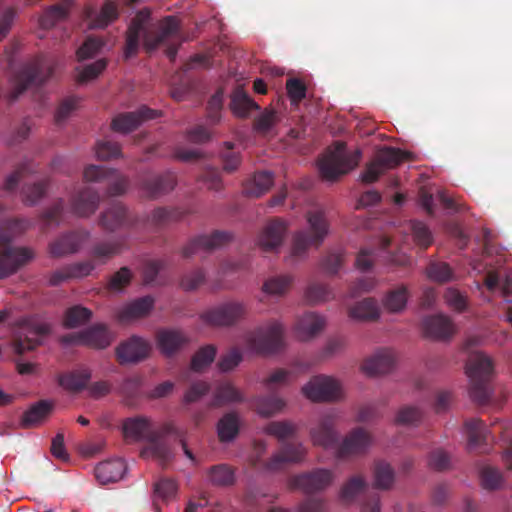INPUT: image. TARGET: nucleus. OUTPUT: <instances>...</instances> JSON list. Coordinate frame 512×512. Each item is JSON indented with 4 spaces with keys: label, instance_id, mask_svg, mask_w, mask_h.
Returning a JSON list of instances; mask_svg holds the SVG:
<instances>
[{
    "label": "nucleus",
    "instance_id": "nucleus-1",
    "mask_svg": "<svg viewBox=\"0 0 512 512\" xmlns=\"http://www.w3.org/2000/svg\"><path fill=\"white\" fill-rule=\"evenodd\" d=\"M335 421V412H328L320 417L317 425L310 430L313 444L326 449L337 448L336 456L339 459L364 453L371 443L369 433L363 428H356L337 446L339 435L335 430Z\"/></svg>",
    "mask_w": 512,
    "mask_h": 512
},
{
    "label": "nucleus",
    "instance_id": "nucleus-53",
    "mask_svg": "<svg viewBox=\"0 0 512 512\" xmlns=\"http://www.w3.org/2000/svg\"><path fill=\"white\" fill-rule=\"evenodd\" d=\"M216 352L217 350L214 345L201 347L192 357L191 369L195 372L204 370L214 361Z\"/></svg>",
    "mask_w": 512,
    "mask_h": 512
},
{
    "label": "nucleus",
    "instance_id": "nucleus-41",
    "mask_svg": "<svg viewBox=\"0 0 512 512\" xmlns=\"http://www.w3.org/2000/svg\"><path fill=\"white\" fill-rule=\"evenodd\" d=\"M91 376L90 369L82 368L74 372L61 375L59 377V384L69 391L78 392L87 387Z\"/></svg>",
    "mask_w": 512,
    "mask_h": 512
},
{
    "label": "nucleus",
    "instance_id": "nucleus-58",
    "mask_svg": "<svg viewBox=\"0 0 512 512\" xmlns=\"http://www.w3.org/2000/svg\"><path fill=\"white\" fill-rule=\"evenodd\" d=\"M332 296V292L330 288L321 283H312L310 284L306 291L305 297L306 300L311 304H317L323 301H327Z\"/></svg>",
    "mask_w": 512,
    "mask_h": 512
},
{
    "label": "nucleus",
    "instance_id": "nucleus-17",
    "mask_svg": "<svg viewBox=\"0 0 512 512\" xmlns=\"http://www.w3.org/2000/svg\"><path fill=\"white\" fill-rule=\"evenodd\" d=\"M150 351L151 345L148 341L132 336L117 346L116 359L121 365L139 363L149 356Z\"/></svg>",
    "mask_w": 512,
    "mask_h": 512
},
{
    "label": "nucleus",
    "instance_id": "nucleus-9",
    "mask_svg": "<svg viewBox=\"0 0 512 512\" xmlns=\"http://www.w3.org/2000/svg\"><path fill=\"white\" fill-rule=\"evenodd\" d=\"M52 73V67L46 65L43 59L37 58L27 62L13 75L10 100H16L32 85H42L52 76Z\"/></svg>",
    "mask_w": 512,
    "mask_h": 512
},
{
    "label": "nucleus",
    "instance_id": "nucleus-42",
    "mask_svg": "<svg viewBox=\"0 0 512 512\" xmlns=\"http://www.w3.org/2000/svg\"><path fill=\"white\" fill-rule=\"evenodd\" d=\"M408 297V289L402 285L387 292L382 303L388 312L400 313L405 309Z\"/></svg>",
    "mask_w": 512,
    "mask_h": 512
},
{
    "label": "nucleus",
    "instance_id": "nucleus-28",
    "mask_svg": "<svg viewBox=\"0 0 512 512\" xmlns=\"http://www.w3.org/2000/svg\"><path fill=\"white\" fill-rule=\"evenodd\" d=\"M100 195L90 187L81 189L71 200L73 212L80 217L93 214L99 205Z\"/></svg>",
    "mask_w": 512,
    "mask_h": 512
},
{
    "label": "nucleus",
    "instance_id": "nucleus-27",
    "mask_svg": "<svg viewBox=\"0 0 512 512\" xmlns=\"http://www.w3.org/2000/svg\"><path fill=\"white\" fill-rule=\"evenodd\" d=\"M395 364V355L392 350L381 349L367 358L362 364L363 371L369 376L388 373Z\"/></svg>",
    "mask_w": 512,
    "mask_h": 512
},
{
    "label": "nucleus",
    "instance_id": "nucleus-18",
    "mask_svg": "<svg viewBox=\"0 0 512 512\" xmlns=\"http://www.w3.org/2000/svg\"><path fill=\"white\" fill-rule=\"evenodd\" d=\"M139 221L138 216L130 215L122 203L116 202L101 214L99 224L105 230L115 231L121 227H134Z\"/></svg>",
    "mask_w": 512,
    "mask_h": 512
},
{
    "label": "nucleus",
    "instance_id": "nucleus-55",
    "mask_svg": "<svg viewBox=\"0 0 512 512\" xmlns=\"http://www.w3.org/2000/svg\"><path fill=\"white\" fill-rule=\"evenodd\" d=\"M118 8L113 1H106L98 15L92 19L93 26L104 28L118 18Z\"/></svg>",
    "mask_w": 512,
    "mask_h": 512
},
{
    "label": "nucleus",
    "instance_id": "nucleus-37",
    "mask_svg": "<svg viewBox=\"0 0 512 512\" xmlns=\"http://www.w3.org/2000/svg\"><path fill=\"white\" fill-rule=\"evenodd\" d=\"M154 300L150 296L139 298L125 306L118 313L121 322H127L132 319L146 316L152 309Z\"/></svg>",
    "mask_w": 512,
    "mask_h": 512
},
{
    "label": "nucleus",
    "instance_id": "nucleus-47",
    "mask_svg": "<svg viewBox=\"0 0 512 512\" xmlns=\"http://www.w3.org/2000/svg\"><path fill=\"white\" fill-rule=\"evenodd\" d=\"M48 185L49 181L46 179L24 185L21 190L22 201L28 206L35 205L45 196Z\"/></svg>",
    "mask_w": 512,
    "mask_h": 512
},
{
    "label": "nucleus",
    "instance_id": "nucleus-19",
    "mask_svg": "<svg viewBox=\"0 0 512 512\" xmlns=\"http://www.w3.org/2000/svg\"><path fill=\"white\" fill-rule=\"evenodd\" d=\"M232 235L228 232L215 231L210 235L193 238L182 250L185 258H190L201 251L210 252L230 242Z\"/></svg>",
    "mask_w": 512,
    "mask_h": 512
},
{
    "label": "nucleus",
    "instance_id": "nucleus-4",
    "mask_svg": "<svg viewBox=\"0 0 512 512\" xmlns=\"http://www.w3.org/2000/svg\"><path fill=\"white\" fill-rule=\"evenodd\" d=\"M307 228L297 231L292 240V255L304 257L310 248H319L329 234L330 224L322 209L306 213Z\"/></svg>",
    "mask_w": 512,
    "mask_h": 512
},
{
    "label": "nucleus",
    "instance_id": "nucleus-6",
    "mask_svg": "<svg viewBox=\"0 0 512 512\" xmlns=\"http://www.w3.org/2000/svg\"><path fill=\"white\" fill-rule=\"evenodd\" d=\"M494 366L491 358L482 352L472 353L466 363V374L470 380V397L479 404L490 399V381Z\"/></svg>",
    "mask_w": 512,
    "mask_h": 512
},
{
    "label": "nucleus",
    "instance_id": "nucleus-31",
    "mask_svg": "<svg viewBox=\"0 0 512 512\" xmlns=\"http://www.w3.org/2000/svg\"><path fill=\"white\" fill-rule=\"evenodd\" d=\"M122 430L126 439L140 441L149 437L151 422L144 416L130 417L123 421Z\"/></svg>",
    "mask_w": 512,
    "mask_h": 512
},
{
    "label": "nucleus",
    "instance_id": "nucleus-62",
    "mask_svg": "<svg viewBox=\"0 0 512 512\" xmlns=\"http://www.w3.org/2000/svg\"><path fill=\"white\" fill-rule=\"evenodd\" d=\"M96 157L99 160H110L122 156L121 147L112 141H99L95 146Z\"/></svg>",
    "mask_w": 512,
    "mask_h": 512
},
{
    "label": "nucleus",
    "instance_id": "nucleus-21",
    "mask_svg": "<svg viewBox=\"0 0 512 512\" xmlns=\"http://www.w3.org/2000/svg\"><path fill=\"white\" fill-rule=\"evenodd\" d=\"M305 455L306 449L301 443L286 442L283 443L279 451L265 463V468L269 471H279L286 464L303 461Z\"/></svg>",
    "mask_w": 512,
    "mask_h": 512
},
{
    "label": "nucleus",
    "instance_id": "nucleus-26",
    "mask_svg": "<svg viewBox=\"0 0 512 512\" xmlns=\"http://www.w3.org/2000/svg\"><path fill=\"white\" fill-rule=\"evenodd\" d=\"M156 342L165 356H172L189 343V337L177 329H162L157 332Z\"/></svg>",
    "mask_w": 512,
    "mask_h": 512
},
{
    "label": "nucleus",
    "instance_id": "nucleus-52",
    "mask_svg": "<svg viewBox=\"0 0 512 512\" xmlns=\"http://www.w3.org/2000/svg\"><path fill=\"white\" fill-rule=\"evenodd\" d=\"M92 317V311L88 308L76 305L65 312L64 326L67 328H76L88 322Z\"/></svg>",
    "mask_w": 512,
    "mask_h": 512
},
{
    "label": "nucleus",
    "instance_id": "nucleus-54",
    "mask_svg": "<svg viewBox=\"0 0 512 512\" xmlns=\"http://www.w3.org/2000/svg\"><path fill=\"white\" fill-rule=\"evenodd\" d=\"M426 271L428 278L438 283H445L454 279L451 267L445 262H430Z\"/></svg>",
    "mask_w": 512,
    "mask_h": 512
},
{
    "label": "nucleus",
    "instance_id": "nucleus-22",
    "mask_svg": "<svg viewBox=\"0 0 512 512\" xmlns=\"http://www.w3.org/2000/svg\"><path fill=\"white\" fill-rule=\"evenodd\" d=\"M157 116L158 112L156 110L143 106L137 111L115 116L111 122V129L119 133H128L138 128L143 121L154 119Z\"/></svg>",
    "mask_w": 512,
    "mask_h": 512
},
{
    "label": "nucleus",
    "instance_id": "nucleus-59",
    "mask_svg": "<svg viewBox=\"0 0 512 512\" xmlns=\"http://www.w3.org/2000/svg\"><path fill=\"white\" fill-rule=\"evenodd\" d=\"M344 264V253L342 251H330L321 260V267L328 275H336Z\"/></svg>",
    "mask_w": 512,
    "mask_h": 512
},
{
    "label": "nucleus",
    "instance_id": "nucleus-15",
    "mask_svg": "<svg viewBox=\"0 0 512 512\" xmlns=\"http://www.w3.org/2000/svg\"><path fill=\"white\" fill-rule=\"evenodd\" d=\"M65 344H84L97 349H104L110 345L112 336L103 324L93 325L83 331L67 334L61 338Z\"/></svg>",
    "mask_w": 512,
    "mask_h": 512
},
{
    "label": "nucleus",
    "instance_id": "nucleus-3",
    "mask_svg": "<svg viewBox=\"0 0 512 512\" xmlns=\"http://www.w3.org/2000/svg\"><path fill=\"white\" fill-rule=\"evenodd\" d=\"M30 227L26 219H7L0 224V278H6L34 258L27 247H15L13 240Z\"/></svg>",
    "mask_w": 512,
    "mask_h": 512
},
{
    "label": "nucleus",
    "instance_id": "nucleus-2",
    "mask_svg": "<svg viewBox=\"0 0 512 512\" xmlns=\"http://www.w3.org/2000/svg\"><path fill=\"white\" fill-rule=\"evenodd\" d=\"M149 17L150 10L145 8L139 11L131 21L126 32V45L124 50L126 59L137 54L140 38L143 39L145 48L148 51H152L167 40L178 36L179 23L174 16L165 17L156 32H151L146 29V23Z\"/></svg>",
    "mask_w": 512,
    "mask_h": 512
},
{
    "label": "nucleus",
    "instance_id": "nucleus-61",
    "mask_svg": "<svg viewBox=\"0 0 512 512\" xmlns=\"http://www.w3.org/2000/svg\"><path fill=\"white\" fill-rule=\"evenodd\" d=\"M279 121L278 113L273 109L264 110L258 118L254 120V130L265 134Z\"/></svg>",
    "mask_w": 512,
    "mask_h": 512
},
{
    "label": "nucleus",
    "instance_id": "nucleus-46",
    "mask_svg": "<svg viewBox=\"0 0 512 512\" xmlns=\"http://www.w3.org/2000/svg\"><path fill=\"white\" fill-rule=\"evenodd\" d=\"M149 445L141 452L144 457L147 453L157 459L162 465L167 464L172 459V450L169 445L157 437H149Z\"/></svg>",
    "mask_w": 512,
    "mask_h": 512
},
{
    "label": "nucleus",
    "instance_id": "nucleus-30",
    "mask_svg": "<svg viewBox=\"0 0 512 512\" xmlns=\"http://www.w3.org/2000/svg\"><path fill=\"white\" fill-rule=\"evenodd\" d=\"M123 459H113L99 463L95 467V477L101 484L117 482L122 479L126 471Z\"/></svg>",
    "mask_w": 512,
    "mask_h": 512
},
{
    "label": "nucleus",
    "instance_id": "nucleus-63",
    "mask_svg": "<svg viewBox=\"0 0 512 512\" xmlns=\"http://www.w3.org/2000/svg\"><path fill=\"white\" fill-rule=\"evenodd\" d=\"M286 91L291 103L297 105L306 97L307 88L302 80L290 78L286 82Z\"/></svg>",
    "mask_w": 512,
    "mask_h": 512
},
{
    "label": "nucleus",
    "instance_id": "nucleus-57",
    "mask_svg": "<svg viewBox=\"0 0 512 512\" xmlns=\"http://www.w3.org/2000/svg\"><path fill=\"white\" fill-rule=\"evenodd\" d=\"M176 219L177 216L174 210L159 207L153 210L151 216L147 218L146 223L147 225L158 229Z\"/></svg>",
    "mask_w": 512,
    "mask_h": 512
},
{
    "label": "nucleus",
    "instance_id": "nucleus-38",
    "mask_svg": "<svg viewBox=\"0 0 512 512\" xmlns=\"http://www.w3.org/2000/svg\"><path fill=\"white\" fill-rule=\"evenodd\" d=\"M72 6L73 0H63L61 3L48 7L40 18L41 27L49 29L57 22L66 19Z\"/></svg>",
    "mask_w": 512,
    "mask_h": 512
},
{
    "label": "nucleus",
    "instance_id": "nucleus-60",
    "mask_svg": "<svg viewBox=\"0 0 512 512\" xmlns=\"http://www.w3.org/2000/svg\"><path fill=\"white\" fill-rule=\"evenodd\" d=\"M223 170L227 173L236 171L241 164V156L239 152L233 150V143L226 142L225 150L221 153Z\"/></svg>",
    "mask_w": 512,
    "mask_h": 512
},
{
    "label": "nucleus",
    "instance_id": "nucleus-11",
    "mask_svg": "<svg viewBox=\"0 0 512 512\" xmlns=\"http://www.w3.org/2000/svg\"><path fill=\"white\" fill-rule=\"evenodd\" d=\"M247 314V306L241 301L223 302L201 315V319L216 327H229L243 320Z\"/></svg>",
    "mask_w": 512,
    "mask_h": 512
},
{
    "label": "nucleus",
    "instance_id": "nucleus-5",
    "mask_svg": "<svg viewBox=\"0 0 512 512\" xmlns=\"http://www.w3.org/2000/svg\"><path fill=\"white\" fill-rule=\"evenodd\" d=\"M361 158L360 150L348 152L344 142L337 141L318 160V169L323 180L334 182L353 170Z\"/></svg>",
    "mask_w": 512,
    "mask_h": 512
},
{
    "label": "nucleus",
    "instance_id": "nucleus-49",
    "mask_svg": "<svg viewBox=\"0 0 512 512\" xmlns=\"http://www.w3.org/2000/svg\"><path fill=\"white\" fill-rule=\"evenodd\" d=\"M284 406V400L273 395L258 397L255 400V409L257 413L264 417H270L280 412Z\"/></svg>",
    "mask_w": 512,
    "mask_h": 512
},
{
    "label": "nucleus",
    "instance_id": "nucleus-23",
    "mask_svg": "<svg viewBox=\"0 0 512 512\" xmlns=\"http://www.w3.org/2000/svg\"><path fill=\"white\" fill-rule=\"evenodd\" d=\"M176 186V177L171 172L158 175H151L144 178L140 183V189L149 199H157Z\"/></svg>",
    "mask_w": 512,
    "mask_h": 512
},
{
    "label": "nucleus",
    "instance_id": "nucleus-44",
    "mask_svg": "<svg viewBox=\"0 0 512 512\" xmlns=\"http://www.w3.org/2000/svg\"><path fill=\"white\" fill-rule=\"evenodd\" d=\"M243 397L231 383L225 382L220 384L214 393L213 400L210 403L211 408L220 407L225 403L242 402Z\"/></svg>",
    "mask_w": 512,
    "mask_h": 512
},
{
    "label": "nucleus",
    "instance_id": "nucleus-12",
    "mask_svg": "<svg viewBox=\"0 0 512 512\" xmlns=\"http://www.w3.org/2000/svg\"><path fill=\"white\" fill-rule=\"evenodd\" d=\"M406 153L393 147H384L377 151L375 158L370 162L361 175L362 182L371 184L388 169L397 167L404 159Z\"/></svg>",
    "mask_w": 512,
    "mask_h": 512
},
{
    "label": "nucleus",
    "instance_id": "nucleus-40",
    "mask_svg": "<svg viewBox=\"0 0 512 512\" xmlns=\"http://www.w3.org/2000/svg\"><path fill=\"white\" fill-rule=\"evenodd\" d=\"M349 316L360 321H376L380 317V308L373 298H366L349 310Z\"/></svg>",
    "mask_w": 512,
    "mask_h": 512
},
{
    "label": "nucleus",
    "instance_id": "nucleus-20",
    "mask_svg": "<svg viewBox=\"0 0 512 512\" xmlns=\"http://www.w3.org/2000/svg\"><path fill=\"white\" fill-rule=\"evenodd\" d=\"M88 238L89 232L85 230L64 233L49 244V253L54 258L74 254Z\"/></svg>",
    "mask_w": 512,
    "mask_h": 512
},
{
    "label": "nucleus",
    "instance_id": "nucleus-13",
    "mask_svg": "<svg viewBox=\"0 0 512 512\" xmlns=\"http://www.w3.org/2000/svg\"><path fill=\"white\" fill-rule=\"evenodd\" d=\"M83 177L86 182L108 181L107 193L110 196L123 195L128 186L129 179L121 175L116 169L101 165H89L84 169Z\"/></svg>",
    "mask_w": 512,
    "mask_h": 512
},
{
    "label": "nucleus",
    "instance_id": "nucleus-10",
    "mask_svg": "<svg viewBox=\"0 0 512 512\" xmlns=\"http://www.w3.org/2000/svg\"><path fill=\"white\" fill-rule=\"evenodd\" d=\"M302 393L312 402H336L343 397L340 382L326 375L312 377L309 382L302 387Z\"/></svg>",
    "mask_w": 512,
    "mask_h": 512
},
{
    "label": "nucleus",
    "instance_id": "nucleus-32",
    "mask_svg": "<svg viewBox=\"0 0 512 512\" xmlns=\"http://www.w3.org/2000/svg\"><path fill=\"white\" fill-rule=\"evenodd\" d=\"M123 248V241L110 240L101 241L93 245L90 251L91 259L96 265H104L114 256L118 255Z\"/></svg>",
    "mask_w": 512,
    "mask_h": 512
},
{
    "label": "nucleus",
    "instance_id": "nucleus-14",
    "mask_svg": "<svg viewBox=\"0 0 512 512\" xmlns=\"http://www.w3.org/2000/svg\"><path fill=\"white\" fill-rule=\"evenodd\" d=\"M365 493V500L362 503V512H380V496L376 492L368 493L365 480L360 476L350 478L340 491V498L344 502H351L359 493Z\"/></svg>",
    "mask_w": 512,
    "mask_h": 512
},
{
    "label": "nucleus",
    "instance_id": "nucleus-24",
    "mask_svg": "<svg viewBox=\"0 0 512 512\" xmlns=\"http://www.w3.org/2000/svg\"><path fill=\"white\" fill-rule=\"evenodd\" d=\"M287 231V224L281 219L267 223L258 237V245L264 252H274L281 246Z\"/></svg>",
    "mask_w": 512,
    "mask_h": 512
},
{
    "label": "nucleus",
    "instance_id": "nucleus-48",
    "mask_svg": "<svg viewBox=\"0 0 512 512\" xmlns=\"http://www.w3.org/2000/svg\"><path fill=\"white\" fill-rule=\"evenodd\" d=\"M394 470L390 464L379 461L374 466V485L377 489L388 490L394 483Z\"/></svg>",
    "mask_w": 512,
    "mask_h": 512
},
{
    "label": "nucleus",
    "instance_id": "nucleus-45",
    "mask_svg": "<svg viewBox=\"0 0 512 512\" xmlns=\"http://www.w3.org/2000/svg\"><path fill=\"white\" fill-rule=\"evenodd\" d=\"M464 428L471 447H476L486 442L488 430L481 419L471 418L466 420Z\"/></svg>",
    "mask_w": 512,
    "mask_h": 512
},
{
    "label": "nucleus",
    "instance_id": "nucleus-16",
    "mask_svg": "<svg viewBox=\"0 0 512 512\" xmlns=\"http://www.w3.org/2000/svg\"><path fill=\"white\" fill-rule=\"evenodd\" d=\"M333 479L334 474L331 470L317 468L294 476L291 479V485L306 494H312L326 489Z\"/></svg>",
    "mask_w": 512,
    "mask_h": 512
},
{
    "label": "nucleus",
    "instance_id": "nucleus-29",
    "mask_svg": "<svg viewBox=\"0 0 512 512\" xmlns=\"http://www.w3.org/2000/svg\"><path fill=\"white\" fill-rule=\"evenodd\" d=\"M53 403L48 400H40L26 410L20 421L23 428L37 427L44 423L53 411Z\"/></svg>",
    "mask_w": 512,
    "mask_h": 512
},
{
    "label": "nucleus",
    "instance_id": "nucleus-35",
    "mask_svg": "<svg viewBox=\"0 0 512 512\" xmlns=\"http://www.w3.org/2000/svg\"><path fill=\"white\" fill-rule=\"evenodd\" d=\"M229 106L232 113L239 118H246L252 110L260 108L241 87H237L233 91Z\"/></svg>",
    "mask_w": 512,
    "mask_h": 512
},
{
    "label": "nucleus",
    "instance_id": "nucleus-8",
    "mask_svg": "<svg viewBox=\"0 0 512 512\" xmlns=\"http://www.w3.org/2000/svg\"><path fill=\"white\" fill-rule=\"evenodd\" d=\"M16 325L13 349L17 355L33 351L41 344V339L50 332L49 325L41 322L36 316L22 317Z\"/></svg>",
    "mask_w": 512,
    "mask_h": 512
},
{
    "label": "nucleus",
    "instance_id": "nucleus-51",
    "mask_svg": "<svg viewBox=\"0 0 512 512\" xmlns=\"http://www.w3.org/2000/svg\"><path fill=\"white\" fill-rule=\"evenodd\" d=\"M296 430V425L290 421H272L264 428L266 434L274 436L281 442L292 437Z\"/></svg>",
    "mask_w": 512,
    "mask_h": 512
},
{
    "label": "nucleus",
    "instance_id": "nucleus-36",
    "mask_svg": "<svg viewBox=\"0 0 512 512\" xmlns=\"http://www.w3.org/2000/svg\"><path fill=\"white\" fill-rule=\"evenodd\" d=\"M207 481L216 487H228L235 483V470L232 466L221 463L207 469Z\"/></svg>",
    "mask_w": 512,
    "mask_h": 512
},
{
    "label": "nucleus",
    "instance_id": "nucleus-43",
    "mask_svg": "<svg viewBox=\"0 0 512 512\" xmlns=\"http://www.w3.org/2000/svg\"><path fill=\"white\" fill-rule=\"evenodd\" d=\"M217 433L221 442L232 441L239 433V418L235 412L226 413L217 424Z\"/></svg>",
    "mask_w": 512,
    "mask_h": 512
},
{
    "label": "nucleus",
    "instance_id": "nucleus-33",
    "mask_svg": "<svg viewBox=\"0 0 512 512\" xmlns=\"http://www.w3.org/2000/svg\"><path fill=\"white\" fill-rule=\"evenodd\" d=\"M274 177L271 172H256L253 177L244 183V193L249 197L258 198L265 194L273 185Z\"/></svg>",
    "mask_w": 512,
    "mask_h": 512
},
{
    "label": "nucleus",
    "instance_id": "nucleus-7",
    "mask_svg": "<svg viewBox=\"0 0 512 512\" xmlns=\"http://www.w3.org/2000/svg\"><path fill=\"white\" fill-rule=\"evenodd\" d=\"M283 336V326L278 321H270L246 335V348L258 355L274 354L283 348Z\"/></svg>",
    "mask_w": 512,
    "mask_h": 512
},
{
    "label": "nucleus",
    "instance_id": "nucleus-56",
    "mask_svg": "<svg viewBox=\"0 0 512 512\" xmlns=\"http://www.w3.org/2000/svg\"><path fill=\"white\" fill-rule=\"evenodd\" d=\"M411 231L415 243L422 249L428 248L433 242V236L426 224L421 221L411 222Z\"/></svg>",
    "mask_w": 512,
    "mask_h": 512
},
{
    "label": "nucleus",
    "instance_id": "nucleus-34",
    "mask_svg": "<svg viewBox=\"0 0 512 512\" xmlns=\"http://www.w3.org/2000/svg\"><path fill=\"white\" fill-rule=\"evenodd\" d=\"M325 320L314 312H307L297 321L296 328L302 340H308L323 330Z\"/></svg>",
    "mask_w": 512,
    "mask_h": 512
},
{
    "label": "nucleus",
    "instance_id": "nucleus-50",
    "mask_svg": "<svg viewBox=\"0 0 512 512\" xmlns=\"http://www.w3.org/2000/svg\"><path fill=\"white\" fill-rule=\"evenodd\" d=\"M292 280V277L288 275L268 278L263 283L262 291L267 295L282 296L288 291Z\"/></svg>",
    "mask_w": 512,
    "mask_h": 512
},
{
    "label": "nucleus",
    "instance_id": "nucleus-39",
    "mask_svg": "<svg viewBox=\"0 0 512 512\" xmlns=\"http://www.w3.org/2000/svg\"><path fill=\"white\" fill-rule=\"evenodd\" d=\"M72 6L73 0H63L61 3L48 7L40 18L41 27L49 29L57 22L66 19Z\"/></svg>",
    "mask_w": 512,
    "mask_h": 512
},
{
    "label": "nucleus",
    "instance_id": "nucleus-64",
    "mask_svg": "<svg viewBox=\"0 0 512 512\" xmlns=\"http://www.w3.org/2000/svg\"><path fill=\"white\" fill-rule=\"evenodd\" d=\"M422 415L419 408L404 406L398 411L395 422L400 425H416L422 419Z\"/></svg>",
    "mask_w": 512,
    "mask_h": 512
},
{
    "label": "nucleus",
    "instance_id": "nucleus-25",
    "mask_svg": "<svg viewBox=\"0 0 512 512\" xmlns=\"http://www.w3.org/2000/svg\"><path fill=\"white\" fill-rule=\"evenodd\" d=\"M422 328L427 337L436 340H447L455 333L452 320L443 314L428 316L422 321Z\"/></svg>",
    "mask_w": 512,
    "mask_h": 512
}]
</instances>
